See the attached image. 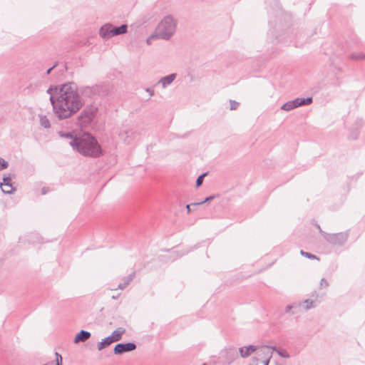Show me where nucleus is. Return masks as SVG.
Instances as JSON below:
<instances>
[{
	"instance_id": "9d476101",
	"label": "nucleus",
	"mask_w": 365,
	"mask_h": 365,
	"mask_svg": "<svg viewBox=\"0 0 365 365\" xmlns=\"http://www.w3.org/2000/svg\"><path fill=\"white\" fill-rule=\"evenodd\" d=\"M125 332V329L123 327H118L115 331L112 332L109 337V339L112 343L117 342L121 340L123 334Z\"/></svg>"
},
{
	"instance_id": "f257e3e1",
	"label": "nucleus",
	"mask_w": 365,
	"mask_h": 365,
	"mask_svg": "<svg viewBox=\"0 0 365 365\" xmlns=\"http://www.w3.org/2000/svg\"><path fill=\"white\" fill-rule=\"evenodd\" d=\"M47 93L50 95V102L56 118L61 120L71 117L81 110L76 88V83L67 82L60 86H51Z\"/></svg>"
},
{
	"instance_id": "423d86ee",
	"label": "nucleus",
	"mask_w": 365,
	"mask_h": 365,
	"mask_svg": "<svg viewBox=\"0 0 365 365\" xmlns=\"http://www.w3.org/2000/svg\"><path fill=\"white\" fill-rule=\"evenodd\" d=\"M322 235L324 239L329 244L334 246H343L348 240L349 233V230L338 233H327L322 231Z\"/></svg>"
},
{
	"instance_id": "412c9836",
	"label": "nucleus",
	"mask_w": 365,
	"mask_h": 365,
	"mask_svg": "<svg viewBox=\"0 0 365 365\" xmlns=\"http://www.w3.org/2000/svg\"><path fill=\"white\" fill-rule=\"evenodd\" d=\"M40 124L44 128H49L51 123L48 118L44 115H39Z\"/></svg>"
},
{
	"instance_id": "c756f323",
	"label": "nucleus",
	"mask_w": 365,
	"mask_h": 365,
	"mask_svg": "<svg viewBox=\"0 0 365 365\" xmlns=\"http://www.w3.org/2000/svg\"><path fill=\"white\" fill-rule=\"evenodd\" d=\"M313 301L311 299H306L303 302V303L305 304L304 309L306 310L309 309L310 308L313 307Z\"/></svg>"
},
{
	"instance_id": "b1692460",
	"label": "nucleus",
	"mask_w": 365,
	"mask_h": 365,
	"mask_svg": "<svg viewBox=\"0 0 365 365\" xmlns=\"http://www.w3.org/2000/svg\"><path fill=\"white\" fill-rule=\"evenodd\" d=\"M207 172L203 173L197 177L195 181L196 187H200L202 185L204 178L207 175Z\"/></svg>"
},
{
	"instance_id": "f8f14e48",
	"label": "nucleus",
	"mask_w": 365,
	"mask_h": 365,
	"mask_svg": "<svg viewBox=\"0 0 365 365\" xmlns=\"http://www.w3.org/2000/svg\"><path fill=\"white\" fill-rule=\"evenodd\" d=\"M91 336V332L86 331V330H81L79 332H78L75 337L73 342L75 344H78L79 342H83L88 340Z\"/></svg>"
},
{
	"instance_id": "9b49d317",
	"label": "nucleus",
	"mask_w": 365,
	"mask_h": 365,
	"mask_svg": "<svg viewBox=\"0 0 365 365\" xmlns=\"http://www.w3.org/2000/svg\"><path fill=\"white\" fill-rule=\"evenodd\" d=\"M257 350V346L255 345H249L239 348V352L242 358H247L251 355L252 353Z\"/></svg>"
},
{
	"instance_id": "2eb2a0df",
	"label": "nucleus",
	"mask_w": 365,
	"mask_h": 365,
	"mask_svg": "<svg viewBox=\"0 0 365 365\" xmlns=\"http://www.w3.org/2000/svg\"><path fill=\"white\" fill-rule=\"evenodd\" d=\"M177 74L176 73H170L169 75H167L164 77H162L159 81L158 83H161L163 88H165L168 86L170 85L174 80L176 78Z\"/></svg>"
},
{
	"instance_id": "aec40b11",
	"label": "nucleus",
	"mask_w": 365,
	"mask_h": 365,
	"mask_svg": "<svg viewBox=\"0 0 365 365\" xmlns=\"http://www.w3.org/2000/svg\"><path fill=\"white\" fill-rule=\"evenodd\" d=\"M58 134H59L60 137L67 138V139H71V140H73L76 138H79V135H74L73 133H72V132L64 133L63 131H59Z\"/></svg>"
},
{
	"instance_id": "4be33fe9",
	"label": "nucleus",
	"mask_w": 365,
	"mask_h": 365,
	"mask_svg": "<svg viewBox=\"0 0 365 365\" xmlns=\"http://www.w3.org/2000/svg\"><path fill=\"white\" fill-rule=\"evenodd\" d=\"M349 58L351 60H364L365 59V54L362 52H358V53H352L349 54Z\"/></svg>"
},
{
	"instance_id": "79ce46f5",
	"label": "nucleus",
	"mask_w": 365,
	"mask_h": 365,
	"mask_svg": "<svg viewBox=\"0 0 365 365\" xmlns=\"http://www.w3.org/2000/svg\"><path fill=\"white\" fill-rule=\"evenodd\" d=\"M192 205H191V204H187V205H186L187 212L188 214H190V213L191 212L190 206H192Z\"/></svg>"
},
{
	"instance_id": "ea45409f",
	"label": "nucleus",
	"mask_w": 365,
	"mask_h": 365,
	"mask_svg": "<svg viewBox=\"0 0 365 365\" xmlns=\"http://www.w3.org/2000/svg\"><path fill=\"white\" fill-rule=\"evenodd\" d=\"M269 346V350H272V351H275L277 353V351H279V349H277V346Z\"/></svg>"
},
{
	"instance_id": "4468645a",
	"label": "nucleus",
	"mask_w": 365,
	"mask_h": 365,
	"mask_svg": "<svg viewBox=\"0 0 365 365\" xmlns=\"http://www.w3.org/2000/svg\"><path fill=\"white\" fill-rule=\"evenodd\" d=\"M256 351L258 356L257 358L259 359V361L268 358V354L271 355V357L272 356V351L269 350L268 346H263L259 349L257 348Z\"/></svg>"
},
{
	"instance_id": "37998d69",
	"label": "nucleus",
	"mask_w": 365,
	"mask_h": 365,
	"mask_svg": "<svg viewBox=\"0 0 365 365\" xmlns=\"http://www.w3.org/2000/svg\"><path fill=\"white\" fill-rule=\"evenodd\" d=\"M356 124L358 125V126H362L363 125V121L361 119H359V120H357L356 122Z\"/></svg>"
},
{
	"instance_id": "5701e85b",
	"label": "nucleus",
	"mask_w": 365,
	"mask_h": 365,
	"mask_svg": "<svg viewBox=\"0 0 365 365\" xmlns=\"http://www.w3.org/2000/svg\"><path fill=\"white\" fill-rule=\"evenodd\" d=\"M237 356V352L233 350H230V351H227V358L226 360L228 362V364H231L235 357Z\"/></svg>"
},
{
	"instance_id": "c9c22d12",
	"label": "nucleus",
	"mask_w": 365,
	"mask_h": 365,
	"mask_svg": "<svg viewBox=\"0 0 365 365\" xmlns=\"http://www.w3.org/2000/svg\"><path fill=\"white\" fill-rule=\"evenodd\" d=\"M321 287H327L329 286V283L325 278H322L320 282Z\"/></svg>"
},
{
	"instance_id": "4c0bfd02",
	"label": "nucleus",
	"mask_w": 365,
	"mask_h": 365,
	"mask_svg": "<svg viewBox=\"0 0 365 365\" xmlns=\"http://www.w3.org/2000/svg\"><path fill=\"white\" fill-rule=\"evenodd\" d=\"M145 91L148 92L150 96L154 95V89L153 88H147Z\"/></svg>"
},
{
	"instance_id": "7ed1b4c3",
	"label": "nucleus",
	"mask_w": 365,
	"mask_h": 365,
	"mask_svg": "<svg viewBox=\"0 0 365 365\" xmlns=\"http://www.w3.org/2000/svg\"><path fill=\"white\" fill-rule=\"evenodd\" d=\"M76 88L79 101L82 104L81 109L84 106L86 101L95 102L96 101L106 97L110 92L109 86L104 83L95 84L91 86H82L80 87L76 83Z\"/></svg>"
},
{
	"instance_id": "f704fd0d",
	"label": "nucleus",
	"mask_w": 365,
	"mask_h": 365,
	"mask_svg": "<svg viewBox=\"0 0 365 365\" xmlns=\"http://www.w3.org/2000/svg\"><path fill=\"white\" fill-rule=\"evenodd\" d=\"M268 356H269L268 358H267L265 359L260 360L262 361V363L263 364V365H269V361H270L272 357H271V355L269 354H268Z\"/></svg>"
},
{
	"instance_id": "49530a36",
	"label": "nucleus",
	"mask_w": 365,
	"mask_h": 365,
	"mask_svg": "<svg viewBox=\"0 0 365 365\" xmlns=\"http://www.w3.org/2000/svg\"><path fill=\"white\" fill-rule=\"evenodd\" d=\"M316 227H317V228L319 230V233L322 235V231H323V230H322V228H321L320 225H318V224H317V225H316Z\"/></svg>"
},
{
	"instance_id": "6e6552de",
	"label": "nucleus",
	"mask_w": 365,
	"mask_h": 365,
	"mask_svg": "<svg viewBox=\"0 0 365 365\" xmlns=\"http://www.w3.org/2000/svg\"><path fill=\"white\" fill-rule=\"evenodd\" d=\"M11 179H12V177L10 173L4 175L3 182H1L4 185V186H6V187H8L10 188L9 190L2 189V192L4 194L11 195V194H13L16 191V187H13V185L11 184Z\"/></svg>"
},
{
	"instance_id": "a878e982",
	"label": "nucleus",
	"mask_w": 365,
	"mask_h": 365,
	"mask_svg": "<svg viewBox=\"0 0 365 365\" xmlns=\"http://www.w3.org/2000/svg\"><path fill=\"white\" fill-rule=\"evenodd\" d=\"M301 255L308 259H317V260H319V258L315 255H313L310 252H305L304 250H301L300 252Z\"/></svg>"
},
{
	"instance_id": "f03ea898",
	"label": "nucleus",
	"mask_w": 365,
	"mask_h": 365,
	"mask_svg": "<svg viewBox=\"0 0 365 365\" xmlns=\"http://www.w3.org/2000/svg\"><path fill=\"white\" fill-rule=\"evenodd\" d=\"M69 145L73 150L84 157L98 158L105 155V151L97 139L89 133L80 135L78 138L71 140Z\"/></svg>"
},
{
	"instance_id": "a18cd8bd",
	"label": "nucleus",
	"mask_w": 365,
	"mask_h": 365,
	"mask_svg": "<svg viewBox=\"0 0 365 365\" xmlns=\"http://www.w3.org/2000/svg\"><path fill=\"white\" fill-rule=\"evenodd\" d=\"M216 363H217V361H216L215 359H213V360H210V361H209L210 365H215V364H216Z\"/></svg>"
},
{
	"instance_id": "58836bf2",
	"label": "nucleus",
	"mask_w": 365,
	"mask_h": 365,
	"mask_svg": "<svg viewBox=\"0 0 365 365\" xmlns=\"http://www.w3.org/2000/svg\"><path fill=\"white\" fill-rule=\"evenodd\" d=\"M257 361H259V359H257V357H253L252 361L250 364V365H257L256 364Z\"/></svg>"
},
{
	"instance_id": "cd10ccee",
	"label": "nucleus",
	"mask_w": 365,
	"mask_h": 365,
	"mask_svg": "<svg viewBox=\"0 0 365 365\" xmlns=\"http://www.w3.org/2000/svg\"><path fill=\"white\" fill-rule=\"evenodd\" d=\"M277 354L279 356H281L282 358H285V359H288L290 357L289 354L286 350L281 349H279V351H277Z\"/></svg>"
},
{
	"instance_id": "39448f33",
	"label": "nucleus",
	"mask_w": 365,
	"mask_h": 365,
	"mask_svg": "<svg viewBox=\"0 0 365 365\" xmlns=\"http://www.w3.org/2000/svg\"><path fill=\"white\" fill-rule=\"evenodd\" d=\"M98 111V107L91 103L87 105L76 118V125L85 128L90 125L96 118Z\"/></svg>"
},
{
	"instance_id": "20e7f679",
	"label": "nucleus",
	"mask_w": 365,
	"mask_h": 365,
	"mask_svg": "<svg viewBox=\"0 0 365 365\" xmlns=\"http://www.w3.org/2000/svg\"><path fill=\"white\" fill-rule=\"evenodd\" d=\"M177 21L171 16H165L158 24L155 32L146 40L148 45L153 39L169 40L175 34Z\"/></svg>"
},
{
	"instance_id": "473e14b6",
	"label": "nucleus",
	"mask_w": 365,
	"mask_h": 365,
	"mask_svg": "<svg viewBox=\"0 0 365 365\" xmlns=\"http://www.w3.org/2000/svg\"><path fill=\"white\" fill-rule=\"evenodd\" d=\"M359 132L358 130H356L351 133L349 138L350 139L356 140L359 138Z\"/></svg>"
},
{
	"instance_id": "f3484780",
	"label": "nucleus",
	"mask_w": 365,
	"mask_h": 365,
	"mask_svg": "<svg viewBox=\"0 0 365 365\" xmlns=\"http://www.w3.org/2000/svg\"><path fill=\"white\" fill-rule=\"evenodd\" d=\"M134 277H135V273L133 272V273L130 274L128 276H127L126 277H124L123 279V282L118 284V288L120 289H124L130 284V282L133 279Z\"/></svg>"
},
{
	"instance_id": "7c9ffc66",
	"label": "nucleus",
	"mask_w": 365,
	"mask_h": 365,
	"mask_svg": "<svg viewBox=\"0 0 365 365\" xmlns=\"http://www.w3.org/2000/svg\"><path fill=\"white\" fill-rule=\"evenodd\" d=\"M301 304H288L286 307H285V312L286 313H289L292 309H296L299 307H300Z\"/></svg>"
},
{
	"instance_id": "8fccbe9b",
	"label": "nucleus",
	"mask_w": 365,
	"mask_h": 365,
	"mask_svg": "<svg viewBox=\"0 0 365 365\" xmlns=\"http://www.w3.org/2000/svg\"><path fill=\"white\" fill-rule=\"evenodd\" d=\"M63 68H64L63 70H67V66L66 65L63 66Z\"/></svg>"
},
{
	"instance_id": "6ab92c4d",
	"label": "nucleus",
	"mask_w": 365,
	"mask_h": 365,
	"mask_svg": "<svg viewBox=\"0 0 365 365\" xmlns=\"http://www.w3.org/2000/svg\"><path fill=\"white\" fill-rule=\"evenodd\" d=\"M296 101H297L298 107H299V106H302L310 105L313 101V98H312V97L297 98Z\"/></svg>"
},
{
	"instance_id": "2f4dec72",
	"label": "nucleus",
	"mask_w": 365,
	"mask_h": 365,
	"mask_svg": "<svg viewBox=\"0 0 365 365\" xmlns=\"http://www.w3.org/2000/svg\"><path fill=\"white\" fill-rule=\"evenodd\" d=\"M230 110H236L237 108V107L239 106V103L235 101L230 100Z\"/></svg>"
},
{
	"instance_id": "bb28decb",
	"label": "nucleus",
	"mask_w": 365,
	"mask_h": 365,
	"mask_svg": "<svg viewBox=\"0 0 365 365\" xmlns=\"http://www.w3.org/2000/svg\"><path fill=\"white\" fill-rule=\"evenodd\" d=\"M9 167L8 161L0 157V171L6 169Z\"/></svg>"
},
{
	"instance_id": "a19ab883",
	"label": "nucleus",
	"mask_w": 365,
	"mask_h": 365,
	"mask_svg": "<svg viewBox=\"0 0 365 365\" xmlns=\"http://www.w3.org/2000/svg\"><path fill=\"white\" fill-rule=\"evenodd\" d=\"M48 189L47 187H43L41 189V193H42L43 195H45V194H46V193L48 192Z\"/></svg>"
},
{
	"instance_id": "ddd939ff",
	"label": "nucleus",
	"mask_w": 365,
	"mask_h": 365,
	"mask_svg": "<svg viewBox=\"0 0 365 365\" xmlns=\"http://www.w3.org/2000/svg\"><path fill=\"white\" fill-rule=\"evenodd\" d=\"M112 32L111 36L112 37L126 34L128 31V25L127 24H121L119 26H115L113 24H111V28Z\"/></svg>"
},
{
	"instance_id": "09e8293b",
	"label": "nucleus",
	"mask_w": 365,
	"mask_h": 365,
	"mask_svg": "<svg viewBox=\"0 0 365 365\" xmlns=\"http://www.w3.org/2000/svg\"><path fill=\"white\" fill-rule=\"evenodd\" d=\"M202 365H210L209 362H205Z\"/></svg>"
},
{
	"instance_id": "e433bc0d",
	"label": "nucleus",
	"mask_w": 365,
	"mask_h": 365,
	"mask_svg": "<svg viewBox=\"0 0 365 365\" xmlns=\"http://www.w3.org/2000/svg\"><path fill=\"white\" fill-rule=\"evenodd\" d=\"M58 66V63H55L53 66H51V68H49L48 69H47L46 72V75H49L51 73V72L52 71V70L56 68V66Z\"/></svg>"
},
{
	"instance_id": "c85d7f7f",
	"label": "nucleus",
	"mask_w": 365,
	"mask_h": 365,
	"mask_svg": "<svg viewBox=\"0 0 365 365\" xmlns=\"http://www.w3.org/2000/svg\"><path fill=\"white\" fill-rule=\"evenodd\" d=\"M56 365H63V357L58 352H55Z\"/></svg>"
},
{
	"instance_id": "393cba45",
	"label": "nucleus",
	"mask_w": 365,
	"mask_h": 365,
	"mask_svg": "<svg viewBox=\"0 0 365 365\" xmlns=\"http://www.w3.org/2000/svg\"><path fill=\"white\" fill-rule=\"evenodd\" d=\"M215 197H216V195H210V196H208V197H205V200L201 201V202H192V203H191V205H193L194 206L200 205H202L204 203L211 202Z\"/></svg>"
},
{
	"instance_id": "de8ad7c7",
	"label": "nucleus",
	"mask_w": 365,
	"mask_h": 365,
	"mask_svg": "<svg viewBox=\"0 0 365 365\" xmlns=\"http://www.w3.org/2000/svg\"><path fill=\"white\" fill-rule=\"evenodd\" d=\"M3 186H4V185L2 184V182H0V188H1V190H2V189H4V188H3Z\"/></svg>"
},
{
	"instance_id": "1a4fd4ad",
	"label": "nucleus",
	"mask_w": 365,
	"mask_h": 365,
	"mask_svg": "<svg viewBox=\"0 0 365 365\" xmlns=\"http://www.w3.org/2000/svg\"><path fill=\"white\" fill-rule=\"evenodd\" d=\"M111 28V24L107 23L103 25L99 30V35L103 39H109L112 38L111 32L112 29Z\"/></svg>"
},
{
	"instance_id": "dca6fc26",
	"label": "nucleus",
	"mask_w": 365,
	"mask_h": 365,
	"mask_svg": "<svg viewBox=\"0 0 365 365\" xmlns=\"http://www.w3.org/2000/svg\"><path fill=\"white\" fill-rule=\"evenodd\" d=\"M297 108H298V106H297V101H296V98L294 100L289 101L288 102H286L281 106V109L286 110V111H290Z\"/></svg>"
},
{
	"instance_id": "c03bdc74",
	"label": "nucleus",
	"mask_w": 365,
	"mask_h": 365,
	"mask_svg": "<svg viewBox=\"0 0 365 365\" xmlns=\"http://www.w3.org/2000/svg\"><path fill=\"white\" fill-rule=\"evenodd\" d=\"M54 364L56 365V359L54 361H49L48 363H46V364H44L43 365H54Z\"/></svg>"
},
{
	"instance_id": "72a5a7b5",
	"label": "nucleus",
	"mask_w": 365,
	"mask_h": 365,
	"mask_svg": "<svg viewBox=\"0 0 365 365\" xmlns=\"http://www.w3.org/2000/svg\"><path fill=\"white\" fill-rule=\"evenodd\" d=\"M31 237H33V238L31 240V241H32V242H41L38 234L32 233Z\"/></svg>"
},
{
	"instance_id": "a211bd4d",
	"label": "nucleus",
	"mask_w": 365,
	"mask_h": 365,
	"mask_svg": "<svg viewBox=\"0 0 365 365\" xmlns=\"http://www.w3.org/2000/svg\"><path fill=\"white\" fill-rule=\"evenodd\" d=\"M111 344L113 343L109 339V337L106 336L97 344L98 350L101 351L109 346Z\"/></svg>"
},
{
	"instance_id": "0eeeda50",
	"label": "nucleus",
	"mask_w": 365,
	"mask_h": 365,
	"mask_svg": "<svg viewBox=\"0 0 365 365\" xmlns=\"http://www.w3.org/2000/svg\"><path fill=\"white\" fill-rule=\"evenodd\" d=\"M137 346L135 342H122L117 344L113 348V354L121 355L125 352L134 351Z\"/></svg>"
}]
</instances>
